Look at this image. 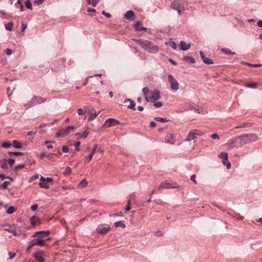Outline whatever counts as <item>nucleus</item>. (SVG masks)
<instances>
[{"mask_svg":"<svg viewBox=\"0 0 262 262\" xmlns=\"http://www.w3.org/2000/svg\"><path fill=\"white\" fill-rule=\"evenodd\" d=\"M258 139V136L256 134L251 133L246 134L241 136L238 137L237 138L231 140L229 141V144L232 148L235 146L232 145L237 141L239 142V147H242L243 145L247 144H249L257 141Z\"/></svg>","mask_w":262,"mask_h":262,"instance_id":"nucleus-1","label":"nucleus"},{"mask_svg":"<svg viewBox=\"0 0 262 262\" xmlns=\"http://www.w3.org/2000/svg\"><path fill=\"white\" fill-rule=\"evenodd\" d=\"M134 40L148 53L156 54L159 50V48L157 45L149 40L144 39H134Z\"/></svg>","mask_w":262,"mask_h":262,"instance_id":"nucleus-2","label":"nucleus"},{"mask_svg":"<svg viewBox=\"0 0 262 262\" xmlns=\"http://www.w3.org/2000/svg\"><path fill=\"white\" fill-rule=\"evenodd\" d=\"M46 101V99L43 98L40 96L34 95L33 98L28 102L27 103L24 104V106L26 109H28L32 107L33 106L43 103Z\"/></svg>","mask_w":262,"mask_h":262,"instance_id":"nucleus-3","label":"nucleus"},{"mask_svg":"<svg viewBox=\"0 0 262 262\" xmlns=\"http://www.w3.org/2000/svg\"><path fill=\"white\" fill-rule=\"evenodd\" d=\"M203 135V133L202 132L198 129H193L189 133L187 137L184 141L189 142L196 139L198 136H202Z\"/></svg>","mask_w":262,"mask_h":262,"instance_id":"nucleus-4","label":"nucleus"},{"mask_svg":"<svg viewBox=\"0 0 262 262\" xmlns=\"http://www.w3.org/2000/svg\"><path fill=\"white\" fill-rule=\"evenodd\" d=\"M40 182L39 183V187L41 188L48 189L50 188L49 183L52 182L53 179L52 178H45L40 176Z\"/></svg>","mask_w":262,"mask_h":262,"instance_id":"nucleus-5","label":"nucleus"},{"mask_svg":"<svg viewBox=\"0 0 262 262\" xmlns=\"http://www.w3.org/2000/svg\"><path fill=\"white\" fill-rule=\"evenodd\" d=\"M74 129L75 127L73 125L69 126L66 128H61L56 134V137H63L69 134L71 131L74 130Z\"/></svg>","mask_w":262,"mask_h":262,"instance_id":"nucleus-6","label":"nucleus"},{"mask_svg":"<svg viewBox=\"0 0 262 262\" xmlns=\"http://www.w3.org/2000/svg\"><path fill=\"white\" fill-rule=\"evenodd\" d=\"M168 80L170 84L171 89L176 92L179 89V84L178 81L171 74H169L168 76Z\"/></svg>","mask_w":262,"mask_h":262,"instance_id":"nucleus-7","label":"nucleus"},{"mask_svg":"<svg viewBox=\"0 0 262 262\" xmlns=\"http://www.w3.org/2000/svg\"><path fill=\"white\" fill-rule=\"evenodd\" d=\"M159 98L160 92L157 90H155L152 92H150L148 96L146 97V98L145 99L147 102H149L150 101L155 102L156 101L158 100Z\"/></svg>","mask_w":262,"mask_h":262,"instance_id":"nucleus-8","label":"nucleus"},{"mask_svg":"<svg viewBox=\"0 0 262 262\" xmlns=\"http://www.w3.org/2000/svg\"><path fill=\"white\" fill-rule=\"evenodd\" d=\"M219 157L220 158L223 159V160L222 161L223 164L224 165H226L227 168L228 169H229L231 168V164L228 161V155L227 152H225V151L221 152L219 155Z\"/></svg>","mask_w":262,"mask_h":262,"instance_id":"nucleus-9","label":"nucleus"},{"mask_svg":"<svg viewBox=\"0 0 262 262\" xmlns=\"http://www.w3.org/2000/svg\"><path fill=\"white\" fill-rule=\"evenodd\" d=\"M120 123V122L114 119V118H109L108 119H107L104 124H103V126H104L105 127H111V126H116L118 124H119Z\"/></svg>","mask_w":262,"mask_h":262,"instance_id":"nucleus-10","label":"nucleus"},{"mask_svg":"<svg viewBox=\"0 0 262 262\" xmlns=\"http://www.w3.org/2000/svg\"><path fill=\"white\" fill-rule=\"evenodd\" d=\"M110 230V226L108 225H100L96 229V231L100 234H105Z\"/></svg>","mask_w":262,"mask_h":262,"instance_id":"nucleus-11","label":"nucleus"},{"mask_svg":"<svg viewBox=\"0 0 262 262\" xmlns=\"http://www.w3.org/2000/svg\"><path fill=\"white\" fill-rule=\"evenodd\" d=\"M44 255L43 251H39L34 253V257L38 262H45Z\"/></svg>","mask_w":262,"mask_h":262,"instance_id":"nucleus-12","label":"nucleus"},{"mask_svg":"<svg viewBox=\"0 0 262 262\" xmlns=\"http://www.w3.org/2000/svg\"><path fill=\"white\" fill-rule=\"evenodd\" d=\"M201 58L203 61L206 64H211L213 63L212 59L206 57L203 54L202 51H200Z\"/></svg>","mask_w":262,"mask_h":262,"instance_id":"nucleus-13","label":"nucleus"},{"mask_svg":"<svg viewBox=\"0 0 262 262\" xmlns=\"http://www.w3.org/2000/svg\"><path fill=\"white\" fill-rule=\"evenodd\" d=\"M165 141L167 143L173 144L174 140L173 139V135L171 133H168L165 137Z\"/></svg>","mask_w":262,"mask_h":262,"instance_id":"nucleus-14","label":"nucleus"},{"mask_svg":"<svg viewBox=\"0 0 262 262\" xmlns=\"http://www.w3.org/2000/svg\"><path fill=\"white\" fill-rule=\"evenodd\" d=\"M172 187H173L170 183L167 182H164L160 184L159 187V189L160 190L161 189H169Z\"/></svg>","mask_w":262,"mask_h":262,"instance_id":"nucleus-15","label":"nucleus"},{"mask_svg":"<svg viewBox=\"0 0 262 262\" xmlns=\"http://www.w3.org/2000/svg\"><path fill=\"white\" fill-rule=\"evenodd\" d=\"M180 45L181 47L180 50L182 51H186L188 50L190 47V44H187L184 41H181Z\"/></svg>","mask_w":262,"mask_h":262,"instance_id":"nucleus-16","label":"nucleus"},{"mask_svg":"<svg viewBox=\"0 0 262 262\" xmlns=\"http://www.w3.org/2000/svg\"><path fill=\"white\" fill-rule=\"evenodd\" d=\"M125 17L129 20H134V13L132 10H129L126 12L125 14Z\"/></svg>","mask_w":262,"mask_h":262,"instance_id":"nucleus-17","label":"nucleus"},{"mask_svg":"<svg viewBox=\"0 0 262 262\" xmlns=\"http://www.w3.org/2000/svg\"><path fill=\"white\" fill-rule=\"evenodd\" d=\"M88 114L89 115L88 121L95 119L98 115V113H97L95 111L93 113L90 110L88 112Z\"/></svg>","mask_w":262,"mask_h":262,"instance_id":"nucleus-18","label":"nucleus"},{"mask_svg":"<svg viewBox=\"0 0 262 262\" xmlns=\"http://www.w3.org/2000/svg\"><path fill=\"white\" fill-rule=\"evenodd\" d=\"M97 148V145H95L93 148L92 151V152H91V154L89 155V156L85 157V158L88 160V162H90L92 160V159L93 157V156H94L95 152H96Z\"/></svg>","mask_w":262,"mask_h":262,"instance_id":"nucleus-19","label":"nucleus"},{"mask_svg":"<svg viewBox=\"0 0 262 262\" xmlns=\"http://www.w3.org/2000/svg\"><path fill=\"white\" fill-rule=\"evenodd\" d=\"M12 146L17 149H20L22 147L21 142L17 140H13L12 142Z\"/></svg>","mask_w":262,"mask_h":262,"instance_id":"nucleus-20","label":"nucleus"},{"mask_svg":"<svg viewBox=\"0 0 262 262\" xmlns=\"http://www.w3.org/2000/svg\"><path fill=\"white\" fill-rule=\"evenodd\" d=\"M34 240L35 241V245L41 247L45 246L46 245L45 242L41 240L40 238L38 237V238Z\"/></svg>","mask_w":262,"mask_h":262,"instance_id":"nucleus-21","label":"nucleus"},{"mask_svg":"<svg viewBox=\"0 0 262 262\" xmlns=\"http://www.w3.org/2000/svg\"><path fill=\"white\" fill-rule=\"evenodd\" d=\"M252 125V124L251 123L248 122H244L243 123L237 126L235 128H247L250 127Z\"/></svg>","mask_w":262,"mask_h":262,"instance_id":"nucleus-22","label":"nucleus"},{"mask_svg":"<svg viewBox=\"0 0 262 262\" xmlns=\"http://www.w3.org/2000/svg\"><path fill=\"white\" fill-rule=\"evenodd\" d=\"M127 101L130 102V104L127 107L129 109L135 110V103L134 101L129 99H127L124 101V102L125 103Z\"/></svg>","mask_w":262,"mask_h":262,"instance_id":"nucleus-23","label":"nucleus"},{"mask_svg":"<svg viewBox=\"0 0 262 262\" xmlns=\"http://www.w3.org/2000/svg\"><path fill=\"white\" fill-rule=\"evenodd\" d=\"M88 182L86 179H83L78 184V187L79 188H83L86 186Z\"/></svg>","mask_w":262,"mask_h":262,"instance_id":"nucleus-24","label":"nucleus"},{"mask_svg":"<svg viewBox=\"0 0 262 262\" xmlns=\"http://www.w3.org/2000/svg\"><path fill=\"white\" fill-rule=\"evenodd\" d=\"M37 132V128H34L32 130L28 132L27 134L28 136H32V138L36 134Z\"/></svg>","mask_w":262,"mask_h":262,"instance_id":"nucleus-25","label":"nucleus"},{"mask_svg":"<svg viewBox=\"0 0 262 262\" xmlns=\"http://www.w3.org/2000/svg\"><path fill=\"white\" fill-rule=\"evenodd\" d=\"M114 225L116 227H122L123 228H125V225L124 224V221H120L116 222L114 223Z\"/></svg>","mask_w":262,"mask_h":262,"instance_id":"nucleus-26","label":"nucleus"},{"mask_svg":"<svg viewBox=\"0 0 262 262\" xmlns=\"http://www.w3.org/2000/svg\"><path fill=\"white\" fill-rule=\"evenodd\" d=\"M183 60L185 61L189 62L190 63H194L195 62L194 59L191 57L185 56Z\"/></svg>","mask_w":262,"mask_h":262,"instance_id":"nucleus-27","label":"nucleus"},{"mask_svg":"<svg viewBox=\"0 0 262 262\" xmlns=\"http://www.w3.org/2000/svg\"><path fill=\"white\" fill-rule=\"evenodd\" d=\"M5 27L6 30L11 31L13 27V23L12 22H10L5 24Z\"/></svg>","mask_w":262,"mask_h":262,"instance_id":"nucleus-28","label":"nucleus"},{"mask_svg":"<svg viewBox=\"0 0 262 262\" xmlns=\"http://www.w3.org/2000/svg\"><path fill=\"white\" fill-rule=\"evenodd\" d=\"M222 51L224 52L226 55H234L235 54V52H232L230 50L228 49H222Z\"/></svg>","mask_w":262,"mask_h":262,"instance_id":"nucleus-29","label":"nucleus"},{"mask_svg":"<svg viewBox=\"0 0 262 262\" xmlns=\"http://www.w3.org/2000/svg\"><path fill=\"white\" fill-rule=\"evenodd\" d=\"M43 232H46V233H39L38 236L39 238H42L45 237H47L50 234V232L49 231H43Z\"/></svg>","mask_w":262,"mask_h":262,"instance_id":"nucleus-30","label":"nucleus"},{"mask_svg":"<svg viewBox=\"0 0 262 262\" xmlns=\"http://www.w3.org/2000/svg\"><path fill=\"white\" fill-rule=\"evenodd\" d=\"M179 5L181 4L178 1H175L171 4L170 7L172 9L176 10L177 7H178Z\"/></svg>","mask_w":262,"mask_h":262,"instance_id":"nucleus-31","label":"nucleus"},{"mask_svg":"<svg viewBox=\"0 0 262 262\" xmlns=\"http://www.w3.org/2000/svg\"><path fill=\"white\" fill-rule=\"evenodd\" d=\"M12 146V143L9 141L4 142L2 143V146L4 148H8Z\"/></svg>","mask_w":262,"mask_h":262,"instance_id":"nucleus-32","label":"nucleus"},{"mask_svg":"<svg viewBox=\"0 0 262 262\" xmlns=\"http://www.w3.org/2000/svg\"><path fill=\"white\" fill-rule=\"evenodd\" d=\"M257 85V83L256 82L249 83L246 84V86L249 88L254 89L256 88Z\"/></svg>","mask_w":262,"mask_h":262,"instance_id":"nucleus-33","label":"nucleus"},{"mask_svg":"<svg viewBox=\"0 0 262 262\" xmlns=\"http://www.w3.org/2000/svg\"><path fill=\"white\" fill-rule=\"evenodd\" d=\"M143 93L145 96V99L146 98V97H147L149 95V89L147 87H145L142 89Z\"/></svg>","mask_w":262,"mask_h":262,"instance_id":"nucleus-34","label":"nucleus"},{"mask_svg":"<svg viewBox=\"0 0 262 262\" xmlns=\"http://www.w3.org/2000/svg\"><path fill=\"white\" fill-rule=\"evenodd\" d=\"M8 154L10 155H14L15 156H22L24 154L23 152H19V151H14V152L9 151L8 152Z\"/></svg>","mask_w":262,"mask_h":262,"instance_id":"nucleus-35","label":"nucleus"},{"mask_svg":"<svg viewBox=\"0 0 262 262\" xmlns=\"http://www.w3.org/2000/svg\"><path fill=\"white\" fill-rule=\"evenodd\" d=\"M25 6L27 9L32 10L33 8L32 6V4L31 3V1L30 0H27L25 2Z\"/></svg>","mask_w":262,"mask_h":262,"instance_id":"nucleus-36","label":"nucleus"},{"mask_svg":"<svg viewBox=\"0 0 262 262\" xmlns=\"http://www.w3.org/2000/svg\"><path fill=\"white\" fill-rule=\"evenodd\" d=\"M10 182L8 181H5L2 185H0V189H6L9 185Z\"/></svg>","mask_w":262,"mask_h":262,"instance_id":"nucleus-37","label":"nucleus"},{"mask_svg":"<svg viewBox=\"0 0 262 262\" xmlns=\"http://www.w3.org/2000/svg\"><path fill=\"white\" fill-rule=\"evenodd\" d=\"M181 9H182L183 10H184L185 8H184V6H183L182 5H179V6L177 7V9L176 10L177 11L178 14L180 15H181L182 14V11H181Z\"/></svg>","mask_w":262,"mask_h":262,"instance_id":"nucleus-38","label":"nucleus"},{"mask_svg":"<svg viewBox=\"0 0 262 262\" xmlns=\"http://www.w3.org/2000/svg\"><path fill=\"white\" fill-rule=\"evenodd\" d=\"M38 221H39V219L35 216H32L30 219L31 224L33 225H35L36 224V222Z\"/></svg>","mask_w":262,"mask_h":262,"instance_id":"nucleus-39","label":"nucleus"},{"mask_svg":"<svg viewBox=\"0 0 262 262\" xmlns=\"http://www.w3.org/2000/svg\"><path fill=\"white\" fill-rule=\"evenodd\" d=\"M155 120H156L157 121H159V122H166L168 121V120L166 118H162V117H155Z\"/></svg>","mask_w":262,"mask_h":262,"instance_id":"nucleus-40","label":"nucleus"},{"mask_svg":"<svg viewBox=\"0 0 262 262\" xmlns=\"http://www.w3.org/2000/svg\"><path fill=\"white\" fill-rule=\"evenodd\" d=\"M15 209L14 207L10 206L8 208L7 210V213L9 214H12L15 211Z\"/></svg>","mask_w":262,"mask_h":262,"instance_id":"nucleus-41","label":"nucleus"},{"mask_svg":"<svg viewBox=\"0 0 262 262\" xmlns=\"http://www.w3.org/2000/svg\"><path fill=\"white\" fill-rule=\"evenodd\" d=\"M72 172L71 168L70 167H66V169L63 171V173L65 175H69L71 174Z\"/></svg>","mask_w":262,"mask_h":262,"instance_id":"nucleus-42","label":"nucleus"},{"mask_svg":"<svg viewBox=\"0 0 262 262\" xmlns=\"http://www.w3.org/2000/svg\"><path fill=\"white\" fill-rule=\"evenodd\" d=\"M39 178V174H35L32 177H31L29 179V182H32L34 181V180L37 179Z\"/></svg>","mask_w":262,"mask_h":262,"instance_id":"nucleus-43","label":"nucleus"},{"mask_svg":"<svg viewBox=\"0 0 262 262\" xmlns=\"http://www.w3.org/2000/svg\"><path fill=\"white\" fill-rule=\"evenodd\" d=\"M130 203H131V201L129 199L128 200L127 203V206L125 208V210L126 212L129 211L130 210Z\"/></svg>","mask_w":262,"mask_h":262,"instance_id":"nucleus-44","label":"nucleus"},{"mask_svg":"<svg viewBox=\"0 0 262 262\" xmlns=\"http://www.w3.org/2000/svg\"><path fill=\"white\" fill-rule=\"evenodd\" d=\"M141 23L139 21H138L135 24L134 27L136 30L138 31V29L141 27Z\"/></svg>","mask_w":262,"mask_h":262,"instance_id":"nucleus-45","label":"nucleus"},{"mask_svg":"<svg viewBox=\"0 0 262 262\" xmlns=\"http://www.w3.org/2000/svg\"><path fill=\"white\" fill-rule=\"evenodd\" d=\"M5 230L10 233L13 234V235L15 236L17 235V232L15 230L11 229H5Z\"/></svg>","mask_w":262,"mask_h":262,"instance_id":"nucleus-46","label":"nucleus"},{"mask_svg":"<svg viewBox=\"0 0 262 262\" xmlns=\"http://www.w3.org/2000/svg\"><path fill=\"white\" fill-rule=\"evenodd\" d=\"M1 167L2 169L7 170L8 169V164L6 162L3 163L1 164Z\"/></svg>","mask_w":262,"mask_h":262,"instance_id":"nucleus-47","label":"nucleus"},{"mask_svg":"<svg viewBox=\"0 0 262 262\" xmlns=\"http://www.w3.org/2000/svg\"><path fill=\"white\" fill-rule=\"evenodd\" d=\"M5 53L7 55H11L12 53H13V51H12V50L10 49H6L5 51H4Z\"/></svg>","mask_w":262,"mask_h":262,"instance_id":"nucleus-48","label":"nucleus"},{"mask_svg":"<svg viewBox=\"0 0 262 262\" xmlns=\"http://www.w3.org/2000/svg\"><path fill=\"white\" fill-rule=\"evenodd\" d=\"M98 2L99 0H91L90 5H92L93 6L95 7Z\"/></svg>","mask_w":262,"mask_h":262,"instance_id":"nucleus-49","label":"nucleus"},{"mask_svg":"<svg viewBox=\"0 0 262 262\" xmlns=\"http://www.w3.org/2000/svg\"><path fill=\"white\" fill-rule=\"evenodd\" d=\"M211 138L214 140H219L220 136L216 134H213L211 136Z\"/></svg>","mask_w":262,"mask_h":262,"instance_id":"nucleus-50","label":"nucleus"},{"mask_svg":"<svg viewBox=\"0 0 262 262\" xmlns=\"http://www.w3.org/2000/svg\"><path fill=\"white\" fill-rule=\"evenodd\" d=\"M6 161L11 166L13 165V164H14V162H15V160L13 159H9L8 160H7Z\"/></svg>","mask_w":262,"mask_h":262,"instance_id":"nucleus-51","label":"nucleus"},{"mask_svg":"<svg viewBox=\"0 0 262 262\" xmlns=\"http://www.w3.org/2000/svg\"><path fill=\"white\" fill-rule=\"evenodd\" d=\"M170 47L174 50L177 49V45L174 41H171L170 42Z\"/></svg>","mask_w":262,"mask_h":262,"instance_id":"nucleus-52","label":"nucleus"},{"mask_svg":"<svg viewBox=\"0 0 262 262\" xmlns=\"http://www.w3.org/2000/svg\"><path fill=\"white\" fill-rule=\"evenodd\" d=\"M80 145V142L79 141H77L74 143V146H75V148L77 151L80 150V148H79Z\"/></svg>","mask_w":262,"mask_h":262,"instance_id":"nucleus-53","label":"nucleus"},{"mask_svg":"<svg viewBox=\"0 0 262 262\" xmlns=\"http://www.w3.org/2000/svg\"><path fill=\"white\" fill-rule=\"evenodd\" d=\"M163 103L161 102H155L154 105L156 107H160L162 106Z\"/></svg>","mask_w":262,"mask_h":262,"instance_id":"nucleus-54","label":"nucleus"},{"mask_svg":"<svg viewBox=\"0 0 262 262\" xmlns=\"http://www.w3.org/2000/svg\"><path fill=\"white\" fill-rule=\"evenodd\" d=\"M10 179L11 181H12V179H11L10 177H6L4 174H0V179L2 180H3L5 179Z\"/></svg>","mask_w":262,"mask_h":262,"instance_id":"nucleus-55","label":"nucleus"},{"mask_svg":"<svg viewBox=\"0 0 262 262\" xmlns=\"http://www.w3.org/2000/svg\"><path fill=\"white\" fill-rule=\"evenodd\" d=\"M62 150L63 152L67 153L69 151V147L67 146H63L62 147Z\"/></svg>","mask_w":262,"mask_h":262,"instance_id":"nucleus-56","label":"nucleus"},{"mask_svg":"<svg viewBox=\"0 0 262 262\" xmlns=\"http://www.w3.org/2000/svg\"><path fill=\"white\" fill-rule=\"evenodd\" d=\"M8 254L9 255V259H12L13 258H14L15 256V255H16L15 253H12L11 252H9Z\"/></svg>","mask_w":262,"mask_h":262,"instance_id":"nucleus-57","label":"nucleus"},{"mask_svg":"<svg viewBox=\"0 0 262 262\" xmlns=\"http://www.w3.org/2000/svg\"><path fill=\"white\" fill-rule=\"evenodd\" d=\"M35 246V241L32 240L29 243V248H32L33 246Z\"/></svg>","mask_w":262,"mask_h":262,"instance_id":"nucleus-58","label":"nucleus"},{"mask_svg":"<svg viewBox=\"0 0 262 262\" xmlns=\"http://www.w3.org/2000/svg\"><path fill=\"white\" fill-rule=\"evenodd\" d=\"M45 0H35L34 1V3L39 5L41 4Z\"/></svg>","mask_w":262,"mask_h":262,"instance_id":"nucleus-59","label":"nucleus"},{"mask_svg":"<svg viewBox=\"0 0 262 262\" xmlns=\"http://www.w3.org/2000/svg\"><path fill=\"white\" fill-rule=\"evenodd\" d=\"M38 208V205L35 204H34L31 207V210L34 211L35 210H36V209H37Z\"/></svg>","mask_w":262,"mask_h":262,"instance_id":"nucleus-60","label":"nucleus"},{"mask_svg":"<svg viewBox=\"0 0 262 262\" xmlns=\"http://www.w3.org/2000/svg\"><path fill=\"white\" fill-rule=\"evenodd\" d=\"M102 14L107 18L111 17L112 15L109 13L106 12L105 11H102Z\"/></svg>","mask_w":262,"mask_h":262,"instance_id":"nucleus-61","label":"nucleus"},{"mask_svg":"<svg viewBox=\"0 0 262 262\" xmlns=\"http://www.w3.org/2000/svg\"><path fill=\"white\" fill-rule=\"evenodd\" d=\"M39 233H46V232H43V231H37L33 235V237L38 236Z\"/></svg>","mask_w":262,"mask_h":262,"instance_id":"nucleus-62","label":"nucleus"},{"mask_svg":"<svg viewBox=\"0 0 262 262\" xmlns=\"http://www.w3.org/2000/svg\"><path fill=\"white\" fill-rule=\"evenodd\" d=\"M27 27V24H25L24 23H23L21 25V31L22 32H24Z\"/></svg>","mask_w":262,"mask_h":262,"instance_id":"nucleus-63","label":"nucleus"},{"mask_svg":"<svg viewBox=\"0 0 262 262\" xmlns=\"http://www.w3.org/2000/svg\"><path fill=\"white\" fill-rule=\"evenodd\" d=\"M168 60L174 66H176L177 65V62L176 61H174L171 58H168Z\"/></svg>","mask_w":262,"mask_h":262,"instance_id":"nucleus-64","label":"nucleus"}]
</instances>
